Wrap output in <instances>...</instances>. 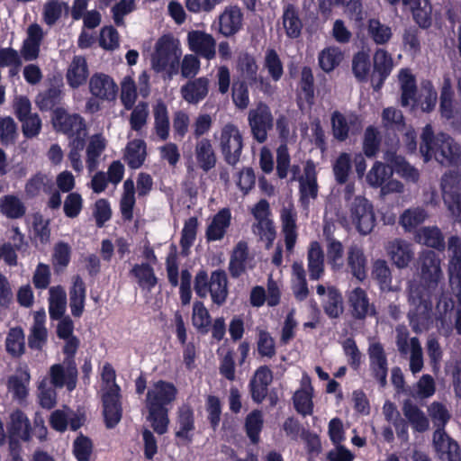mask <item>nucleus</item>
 <instances>
[{
    "label": "nucleus",
    "mask_w": 461,
    "mask_h": 461,
    "mask_svg": "<svg viewBox=\"0 0 461 461\" xmlns=\"http://www.w3.org/2000/svg\"><path fill=\"white\" fill-rule=\"evenodd\" d=\"M282 233L285 238L286 251L292 253L297 241V215L293 208L284 207L280 214Z\"/></svg>",
    "instance_id": "21"
},
{
    "label": "nucleus",
    "mask_w": 461,
    "mask_h": 461,
    "mask_svg": "<svg viewBox=\"0 0 461 461\" xmlns=\"http://www.w3.org/2000/svg\"><path fill=\"white\" fill-rule=\"evenodd\" d=\"M420 138V151L426 162L433 158L442 166H461V148L449 135L439 133L435 136L431 125L427 124Z\"/></svg>",
    "instance_id": "2"
},
{
    "label": "nucleus",
    "mask_w": 461,
    "mask_h": 461,
    "mask_svg": "<svg viewBox=\"0 0 461 461\" xmlns=\"http://www.w3.org/2000/svg\"><path fill=\"white\" fill-rule=\"evenodd\" d=\"M457 89L460 102L453 100L451 80L448 77H444L440 93V112L441 115L448 120L454 127L461 128V77L457 82Z\"/></svg>",
    "instance_id": "7"
},
{
    "label": "nucleus",
    "mask_w": 461,
    "mask_h": 461,
    "mask_svg": "<svg viewBox=\"0 0 461 461\" xmlns=\"http://www.w3.org/2000/svg\"><path fill=\"white\" fill-rule=\"evenodd\" d=\"M393 68V60L385 50L379 49L374 55V68L381 77L383 82L391 73Z\"/></svg>",
    "instance_id": "54"
},
{
    "label": "nucleus",
    "mask_w": 461,
    "mask_h": 461,
    "mask_svg": "<svg viewBox=\"0 0 461 461\" xmlns=\"http://www.w3.org/2000/svg\"><path fill=\"white\" fill-rule=\"evenodd\" d=\"M194 155L198 167L204 172L214 168L217 163L216 153L212 141L207 138H202L195 143Z\"/></svg>",
    "instance_id": "24"
},
{
    "label": "nucleus",
    "mask_w": 461,
    "mask_h": 461,
    "mask_svg": "<svg viewBox=\"0 0 461 461\" xmlns=\"http://www.w3.org/2000/svg\"><path fill=\"white\" fill-rule=\"evenodd\" d=\"M64 96L62 85L51 84L46 90L39 93L35 103L41 112L55 110Z\"/></svg>",
    "instance_id": "30"
},
{
    "label": "nucleus",
    "mask_w": 461,
    "mask_h": 461,
    "mask_svg": "<svg viewBox=\"0 0 461 461\" xmlns=\"http://www.w3.org/2000/svg\"><path fill=\"white\" fill-rule=\"evenodd\" d=\"M307 261L310 279H321L324 274V252L319 241L310 242Z\"/></svg>",
    "instance_id": "28"
},
{
    "label": "nucleus",
    "mask_w": 461,
    "mask_h": 461,
    "mask_svg": "<svg viewBox=\"0 0 461 461\" xmlns=\"http://www.w3.org/2000/svg\"><path fill=\"white\" fill-rule=\"evenodd\" d=\"M436 383L430 375H423L413 385L411 396L416 399H427L434 395Z\"/></svg>",
    "instance_id": "53"
},
{
    "label": "nucleus",
    "mask_w": 461,
    "mask_h": 461,
    "mask_svg": "<svg viewBox=\"0 0 461 461\" xmlns=\"http://www.w3.org/2000/svg\"><path fill=\"white\" fill-rule=\"evenodd\" d=\"M248 123L250 128L252 138L262 144L267 140L268 131L274 126V117L270 107L260 101L255 108L249 111Z\"/></svg>",
    "instance_id": "5"
},
{
    "label": "nucleus",
    "mask_w": 461,
    "mask_h": 461,
    "mask_svg": "<svg viewBox=\"0 0 461 461\" xmlns=\"http://www.w3.org/2000/svg\"><path fill=\"white\" fill-rule=\"evenodd\" d=\"M323 310L330 318H338L343 312L342 296L335 287L328 288L327 300L323 303Z\"/></svg>",
    "instance_id": "51"
},
{
    "label": "nucleus",
    "mask_w": 461,
    "mask_h": 461,
    "mask_svg": "<svg viewBox=\"0 0 461 461\" xmlns=\"http://www.w3.org/2000/svg\"><path fill=\"white\" fill-rule=\"evenodd\" d=\"M149 118V105L146 102H139L133 106L130 115L131 129L134 131H140L147 124Z\"/></svg>",
    "instance_id": "61"
},
{
    "label": "nucleus",
    "mask_w": 461,
    "mask_h": 461,
    "mask_svg": "<svg viewBox=\"0 0 461 461\" xmlns=\"http://www.w3.org/2000/svg\"><path fill=\"white\" fill-rule=\"evenodd\" d=\"M181 50L172 36L164 35L158 39L151 57V65L157 73L166 72L168 78L178 74Z\"/></svg>",
    "instance_id": "3"
},
{
    "label": "nucleus",
    "mask_w": 461,
    "mask_h": 461,
    "mask_svg": "<svg viewBox=\"0 0 461 461\" xmlns=\"http://www.w3.org/2000/svg\"><path fill=\"white\" fill-rule=\"evenodd\" d=\"M351 221L361 234H368L375 224V216L372 204L363 197L355 199L351 205Z\"/></svg>",
    "instance_id": "10"
},
{
    "label": "nucleus",
    "mask_w": 461,
    "mask_h": 461,
    "mask_svg": "<svg viewBox=\"0 0 461 461\" xmlns=\"http://www.w3.org/2000/svg\"><path fill=\"white\" fill-rule=\"evenodd\" d=\"M415 240L428 247L435 249L444 248V238L438 227H424L420 229L416 232Z\"/></svg>",
    "instance_id": "46"
},
{
    "label": "nucleus",
    "mask_w": 461,
    "mask_h": 461,
    "mask_svg": "<svg viewBox=\"0 0 461 461\" xmlns=\"http://www.w3.org/2000/svg\"><path fill=\"white\" fill-rule=\"evenodd\" d=\"M86 287L83 279L77 276L69 290V307L75 318H80L84 312Z\"/></svg>",
    "instance_id": "32"
},
{
    "label": "nucleus",
    "mask_w": 461,
    "mask_h": 461,
    "mask_svg": "<svg viewBox=\"0 0 461 461\" xmlns=\"http://www.w3.org/2000/svg\"><path fill=\"white\" fill-rule=\"evenodd\" d=\"M197 228L198 220L196 217H190L185 221L180 238L181 254L183 256L189 254L190 248L196 239Z\"/></svg>",
    "instance_id": "47"
},
{
    "label": "nucleus",
    "mask_w": 461,
    "mask_h": 461,
    "mask_svg": "<svg viewBox=\"0 0 461 461\" xmlns=\"http://www.w3.org/2000/svg\"><path fill=\"white\" fill-rule=\"evenodd\" d=\"M49 314L51 320L58 321L64 318L66 311V293L60 288L52 287L50 291Z\"/></svg>",
    "instance_id": "44"
},
{
    "label": "nucleus",
    "mask_w": 461,
    "mask_h": 461,
    "mask_svg": "<svg viewBox=\"0 0 461 461\" xmlns=\"http://www.w3.org/2000/svg\"><path fill=\"white\" fill-rule=\"evenodd\" d=\"M372 275L378 282L382 290H392L391 270L385 260L378 259L374 263Z\"/></svg>",
    "instance_id": "57"
},
{
    "label": "nucleus",
    "mask_w": 461,
    "mask_h": 461,
    "mask_svg": "<svg viewBox=\"0 0 461 461\" xmlns=\"http://www.w3.org/2000/svg\"><path fill=\"white\" fill-rule=\"evenodd\" d=\"M7 437L21 438L23 442H30L32 438V427L24 411L16 409L10 413L6 425Z\"/></svg>",
    "instance_id": "16"
},
{
    "label": "nucleus",
    "mask_w": 461,
    "mask_h": 461,
    "mask_svg": "<svg viewBox=\"0 0 461 461\" xmlns=\"http://www.w3.org/2000/svg\"><path fill=\"white\" fill-rule=\"evenodd\" d=\"M147 158V145L143 140L135 139L128 142L123 158L131 169L142 167Z\"/></svg>",
    "instance_id": "31"
},
{
    "label": "nucleus",
    "mask_w": 461,
    "mask_h": 461,
    "mask_svg": "<svg viewBox=\"0 0 461 461\" xmlns=\"http://www.w3.org/2000/svg\"><path fill=\"white\" fill-rule=\"evenodd\" d=\"M402 410L404 417L414 430L418 432H424L429 429V419L425 413L411 401H404Z\"/></svg>",
    "instance_id": "33"
},
{
    "label": "nucleus",
    "mask_w": 461,
    "mask_h": 461,
    "mask_svg": "<svg viewBox=\"0 0 461 461\" xmlns=\"http://www.w3.org/2000/svg\"><path fill=\"white\" fill-rule=\"evenodd\" d=\"M393 175V168L382 162H375L366 176L368 184L372 186H381Z\"/></svg>",
    "instance_id": "64"
},
{
    "label": "nucleus",
    "mask_w": 461,
    "mask_h": 461,
    "mask_svg": "<svg viewBox=\"0 0 461 461\" xmlns=\"http://www.w3.org/2000/svg\"><path fill=\"white\" fill-rule=\"evenodd\" d=\"M209 84L206 77L191 78L181 86V96L186 103L197 104L208 95Z\"/></svg>",
    "instance_id": "17"
},
{
    "label": "nucleus",
    "mask_w": 461,
    "mask_h": 461,
    "mask_svg": "<svg viewBox=\"0 0 461 461\" xmlns=\"http://www.w3.org/2000/svg\"><path fill=\"white\" fill-rule=\"evenodd\" d=\"M105 149V140L101 134L92 136L86 148V165L90 171L96 168L98 158Z\"/></svg>",
    "instance_id": "48"
},
{
    "label": "nucleus",
    "mask_w": 461,
    "mask_h": 461,
    "mask_svg": "<svg viewBox=\"0 0 461 461\" xmlns=\"http://www.w3.org/2000/svg\"><path fill=\"white\" fill-rule=\"evenodd\" d=\"M121 398V388L116 383L112 384L103 394V412L107 429L115 428L122 420V407Z\"/></svg>",
    "instance_id": "9"
},
{
    "label": "nucleus",
    "mask_w": 461,
    "mask_h": 461,
    "mask_svg": "<svg viewBox=\"0 0 461 461\" xmlns=\"http://www.w3.org/2000/svg\"><path fill=\"white\" fill-rule=\"evenodd\" d=\"M264 67L267 69L270 77L277 82L284 74L283 63L277 52L274 49H268L266 51Z\"/></svg>",
    "instance_id": "55"
},
{
    "label": "nucleus",
    "mask_w": 461,
    "mask_h": 461,
    "mask_svg": "<svg viewBox=\"0 0 461 461\" xmlns=\"http://www.w3.org/2000/svg\"><path fill=\"white\" fill-rule=\"evenodd\" d=\"M273 382V372L269 366H260L249 382V390L252 401L260 404L267 398L268 387Z\"/></svg>",
    "instance_id": "13"
},
{
    "label": "nucleus",
    "mask_w": 461,
    "mask_h": 461,
    "mask_svg": "<svg viewBox=\"0 0 461 461\" xmlns=\"http://www.w3.org/2000/svg\"><path fill=\"white\" fill-rule=\"evenodd\" d=\"M368 34L376 44H385L392 38L393 32L389 25L382 23L377 19H370Z\"/></svg>",
    "instance_id": "52"
},
{
    "label": "nucleus",
    "mask_w": 461,
    "mask_h": 461,
    "mask_svg": "<svg viewBox=\"0 0 461 461\" xmlns=\"http://www.w3.org/2000/svg\"><path fill=\"white\" fill-rule=\"evenodd\" d=\"M192 324L200 334H207L212 325V317L202 301L193 304Z\"/></svg>",
    "instance_id": "43"
},
{
    "label": "nucleus",
    "mask_w": 461,
    "mask_h": 461,
    "mask_svg": "<svg viewBox=\"0 0 461 461\" xmlns=\"http://www.w3.org/2000/svg\"><path fill=\"white\" fill-rule=\"evenodd\" d=\"M383 413L386 420L394 426L398 437L406 439L408 438V425L401 417L395 404L389 401L385 402L383 406Z\"/></svg>",
    "instance_id": "45"
},
{
    "label": "nucleus",
    "mask_w": 461,
    "mask_h": 461,
    "mask_svg": "<svg viewBox=\"0 0 461 461\" xmlns=\"http://www.w3.org/2000/svg\"><path fill=\"white\" fill-rule=\"evenodd\" d=\"M448 250L452 252L448 267L449 280L454 291V285H456L457 309H461V243L458 237L453 236L448 240Z\"/></svg>",
    "instance_id": "14"
},
{
    "label": "nucleus",
    "mask_w": 461,
    "mask_h": 461,
    "mask_svg": "<svg viewBox=\"0 0 461 461\" xmlns=\"http://www.w3.org/2000/svg\"><path fill=\"white\" fill-rule=\"evenodd\" d=\"M51 123L56 131L63 133L73 140H86L87 131L85 119L79 113H69L63 107H57L51 115Z\"/></svg>",
    "instance_id": "4"
},
{
    "label": "nucleus",
    "mask_w": 461,
    "mask_h": 461,
    "mask_svg": "<svg viewBox=\"0 0 461 461\" xmlns=\"http://www.w3.org/2000/svg\"><path fill=\"white\" fill-rule=\"evenodd\" d=\"M148 420L156 433L163 435L167 432L169 425L168 410L148 409Z\"/></svg>",
    "instance_id": "62"
},
{
    "label": "nucleus",
    "mask_w": 461,
    "mask_h": 461,
    "mask_svg": "<svg viewBox=\"0 0 461 461\" xmlns=\"http://www.w3.org/2000/svg\"><path fill=\"white\" fill-rule=\"evenodd\" d=\"M420 271L421 284H411L408 296L410 304L408 316L415 332H420L426 329L432 305L430 295L442 278L440 259L435 252L426 251L420 256Z\"/></svg>",
    "instance_id": "1"
},
{
    "label": "nucleus",
    "mask_w": 461,
    "mask_h": 461,
    "mask_svg": "<svg viewBox=\"0 0 461 461\" xmlns=\"http://www.w3.org/2000/svg\"><path fill=\"white\" fill-rule=\"evenodd\" d=\"M0 212L8 219H20L26 213L24 203L14 194H6L0 198Z\"/></svg>",
    "instance_id": "41"
},
{
    "label": "nucleus",
    "mask_w": 461,
    "mask_h": 461,
    "mask_svg": "<svg viewBox=\"0 0 461 461\" xmlns=\"http://www.w3.org/2000/svg\"><path fill=\"white\" fill-rule=\"evenodd\" d=\"M249 247L246 241H239L230 255L229 272L232 278L240 277L246 270Z\"/></svg>",
    "instance_id": "35"
},
{
    "label": "nucleus",
    "mask_w": 461,
    "mask_h": 461,
    "mask_svg": "<svg viewBox=\"0 0 461 461\" xmlns=\"http://www.w3.org/2000/svg\"><path fill=\"white\" fill-rule=\"evenodd\" d=\"M154 130L157 136L163 141L169 137L170 122L167 104L158 100L153 106Z\"/></svg>",
    "instance_id": "36"
},
{
    "label": "nucleus",
    "mask_w": 461,
    "mask_h": 461,
    "mask_svg": "<svg viewBox=\"0 0 461 461\" xmlns=\"http://www.w3.org/2000/svg\"><path fill=\"white\" fill-rule=\"evenodd\" d=\"M231 221V212L229 208L221 209L212 218L205 231L207 241H217L224 238Z\"/></svg>",
    "instance_id": "23"
},
{
    "label": "nucleus",
    "mask_w": 461,
    "mask_h": 461,
    "mask_svg": "<svg viewBox=\"0 0 461 461\" xmlns=\"http://www.w3.org/2000/svg\"><path fill=\"white\" fill-rule=\"evenodd\" d=\"M176 385L165 380L155 382L146 395L147 409L168 410L167 406L176 398Z\"/></svg>",
    "instance_id": "8"
},
{
    "label": "nucleus",
    "mask_w": 461,
    "mask_h": 461,
    "mask_svg": "<svg viewBox=\"0 0 461 461\" xmlns=\"http://www.w3.org/2000/svg\"><path fill=\"white\" fill-rule=\"evenodd\" d=\"M387 257L398 268H406L414 258L412 245L399 238L389 240L385 246Z\"/></svg>",
    "instance_id": "12"
},
{
    "label": "nucleus",
    "mask_w": 461,
    "mask_h": 461,
    "mask_svg": "<svg viewBox=\"0 0 461 461\" xmlns=\"http://www.w3.org/2000/svg\"><path fill=\"white\" fill-rule=\"evenodd\" d=\"M89 92L103 101H114L118 95V86L113 78L104 73L95 72L89 78Z\"/></svg>",
    "instance_id": "11"
},
{
    "label": "nucleus",
    "mask_w": 461,
    "mask_h": 461,
    "mask_svg": "<svg viewBox=\"0 0 461 461\" xmlns=\"http://www.w3.org/2000/svg\"><path fill=\"white\" fill-rule=\"evenodd\" d=\"M282 24L288 38L297 39L301 36L303 24L299 9L294 4L284 5Z\"/></svg>",
    "instance_id": "25"
},
{
    "label": "nucleus",
    "mask_w": 461,
    "mask_h": 461,
    "mask_svg": "<svg viewBox=\"0 0 461 461\" xmlns=\"http://www.w3.org/2000/svg\"><path fill=\"white\" fill-rule=\"evenodd\" d=\"M299 87L306 103L312 104L314 100V77L312 68L308 66L302 68Z\"/></svg>",
    "instance_id": "56"
},
{
    "label": "nucleus",
    "mask_w": 461,
    "mask_h": 461,
    "mask_svg": "<svg viewBox=\"0 0 461 461\" xmlns=\"http://www.w3.org/2000/svg\"><path fill=\"white\" fill-rule=\"evenodd\" d=\"M93 442L82 433L73 442V454L77 461H89L93 452Z\"/></svg>",
    "instance_id": "60"
},
{
    "label": "nucleus",
    "mask_w": 461,
    "mask_h": 461,
    "mask_svg": "<svg viewBox=\"0 0 461 461\" xmlns=\"http://www.w3.org/2000/svg\"><path fill=\"white\" fill-rule=\"evenodd\" d=\"M189 49L197 56L211 60L216 55L214 38L202 31H192L187 35Z\"/></svg>",
    "instance_id": "15"
},
{
    "label": "nucleus",
    "mask_w": 461,
    "mask_h": 461,
    "mask_svg": "<svg viewBox=\"0 0 461 461\" xmlns=\"http://www.w3.org/2000/svg\"><path fill=\"white\" fill-rule=\"evenodd\" d=\"M178 429L175 432L176 438L186 443L193 441V431L195 429L194 411L188 404L178 408L176 416Z\"/></svg>",
    "instance_id": "19"
},
{
    "label": "nucleus",
    "mask_w": 461,
    "mask_h": 461,
    "mask_svg": "<svg viewBox=\"0 0 461 461\" xmlns=\"http://www.w3.org/2000/svg\"><path fill=\"white\" fill-rule=\"evenodd\" d=\"M433 443L440 460L460 461L459 447L457 444L451 440L443 429H436L433 434Z\"/></svg>",
    "instance_id": "18"
},
{
    "label": "nucleus",
    "mask_w": 461,
    "mask_h": 461,
    "mask_svg": "<svg viewBox=\"0 0 461 461\" xmlns=\"http://www.w3.org/2000/svg\"><path fill=\"white\" fill-rule=\"evenodd\" d=\"M263 424L264 420L260 411L254 410L247 415L245 420V430L252 443H258Z\"/></svg>",
    "instance_id": "49"
},
{
    "label": "nucleus",
    "mask_w": 461,
    "mask_h": 461,
    "mask_svg": "<svg viewBox=\"0 0 461 461\" xmlns=\"http://www.w3.org/2000/svg\"><path fill=\"white\" fill-rule=\"evenodd\" d=\"M64 340L65 345L62 348V352L66 356L65 363L68 364V389L71 391L76 387L77 370L74 357L79 348L80 340L76 336L71 337L69 339H66Z\"/></svg>",
    "instance_id": "34"
},
{
    "label": "nucleus",
    "mask_w": 461,
    "mask_h": 461,
    "mask_svg": "<svg viewBox=\"0 0 461 461\" xmlns=\"http://www.w3.org/2000/svg\"><path fill=\"white\" fill-rule=\"evenodd\" d=\"M368 354L374 375L381 386L386 384L387 360L383 346L375 340L369 344Z\"/></svg>",
    "instance_id": "20"
},
{
    "label": "nucleus",
    "mask_w": 461,
    "mask_h": 461,
    "mask_svg": "<svg viewBox=\"0 0 461 461\" xmlns=\"http://www.w3.org/2000/svg\"><path fill=\"white\" fill-rule=\"evenodd\" d=\"M5 348L7 353L14 357H20L25 353V336L21 327L17 326L9 330L5 339Z\"/></svg>",
    "instance_id": "40"
},
{
    "label": "nucleus",
    "mask_w": 461,
    "mask_h": 461,
    "mask_svg": "<svg viewBox=\"0 0 461 461\" xmlns=\"http://www.w3.org/2000/svg\"><path fill=\"white\" fill-rule=\"evenodd\" d=\"M88 77V68L84 57H74L67 72V81L70 87L78 88Z\"/></svg>",
    "instance_id": "38"
},
{
    "label": "nucleus",
    "mask_w": 461,
    "mask_h": 461,
    "mask_svg": "<svg viewBox=\"0 0 461 461\" xmlns=\"http://www.w3.org/2000/svg\"><path fill=\"white\" fill-rule=\"evenodd\" d=\"M384 159L391 164L393 171L401 176L406 181H418L420 176L418 170L406 162L401 156H397L392 152H387L384 155Z\"/></svg>",
    "instance_id": "39"
},
{
    "label": "nucleus",
    "mask_w": 461,
    "mask_h": 461,
    "mask_svg": "<svg viewBox=\"0 0 461 461\" xmlns=\"http://www.w3.org/2000/svg\"><path fill=\"white\" fill-rule=\"evenodd\" d=\"M220 147L225 162L234 167L240 159L243 149V138L239 128L227 123L221 131Z\"/></svg>",
    "instance_id": "6"
},
{
    "label": "nucleus",
    "mask_w": 461,
    "mask_h": 461,
    "mask_svg": "<svg viewBox=\"0 0 461 461\" xmlns=\"http://www.w3.org/2000/svg\"><path fill=\"white\" fill-rule=\"evenodd\" d=\"M427 217L423 209L412 208L403 212L400 217V224L405 230H411L422 223Z\"/></svg>",
    "instance_id": "63"
},
{
    "label": "nucleus",
    "mask_w": 461,
    "mask_h": 461,
    "mask_svg": "<svg viewBox=\"0 0 461 461\" xmlns=\"http://www.w3.org/2000/svg\"><path fill=\"white\" fill-rule=\"evenodd\" d=\"M212 302L218 305H223L228 298V277L225 270L216 269L210 276V291Z\"/></svg>",
    "instance_id": "22"
},
{
    "label": "nucleus",
    "mask_w": 461,
    "mask_h": 461,
    "mask_svg": "<svg viewBox=\"0 0 461 461\" xmlns=\"http://www.w3.org/2000/svg\"><path fill=\"white\" fill-rule=\"evenodd\" d=\"M243 14L238 6H230L220 15V32L226 37L236 34L241 28Z\"/></svg>",
    "instance_id": "29"
},
{
    "label": "nucleus",
    "mask_w": 461,
    "mask_h": 461,
    "mask_svg": "<svg viewBox=\"0 0 461 461\" xmlns=\"http://www.w3.org/2000/svg\"><path fill=\"white\" fill-rule=\"evenodd\" d=\"M18 137L17 124L12 117L0 119V142L3 146H9L16 141Z\"/></svg>",
    "instance_id": "59"
},
{
    "label": "nucleus",
    "mask_w": 461,
    "mask_h": 461,
    "mask_svg": "<svg viewBox=\"0 0 461 461\" xmlns=\"http://www.w3.org/2000/svg\"><path fill=\"white\" fill-rule=\"evenodd\" d=\"M428 412L437 429H443L451 417L447 406L438 402L430 403L428 407Z\"/></svg>",
    "instance_id": "58"
},
{
    "label": "nucleus",
    "mask_w": 461,
    "mask_h": 461,
    "mask_svg": "<svg viewBox=\"0 0 461 461\" xmlns=\"http://www.w3.org/2000/svg\"><path fill=\"white\" fill-rule=\"evenodd\" d=\"M129 276L136 280L141 290L149 292L155 288L158 282L154 268L148 262L134 264L129 271Z\"/></svg>",
    "instance_id": "27"
},
{
    "label": "nucleus",
    "mask_w": 461,
    "mask_h": 461,
    "mask_svg": "<svg viewBox=\"0 0 461 461\" xmlns=\"http://www.w3.org/2000/svg\"><path fill=\"white\" fill-rule=\"evenodd\" d=\"M391 4H394L399 0H388ZM405 6L410 8L413 18L421 27H428L430 24V14L432 11L431 5L429 0H402Z\"/></svg>",
    "instance_id": "37"
},
{
    "label": "nucleus",
    "mask_w": 461,
    "mask_h": 461,
    "mask_svg": "<svg viewBox=\"0 0 461 461\" xmlns=\"http://www.w3.org/2000/svg\"><path fill=\"white\" fill-rule=\"evenodd\" d=\"M343 57L344 53L339 47L330 46L319 53L318 63L323 71L329 73L339 65Z\"/></svg>",
    "instance_id": "42"
},
{
    "label": "nucleus",
    "mask_w": 461,
    "mask_h": 461,
    "mask_svg": "<svg viewBox=\"0 0 461 461\" xmlns=\"http://www.w3.org/2000/svg\"><path fill=\"white\" fill-rule=\"evenodd\" d=\"M398 83L401 90V104L404 107L413 105L417 93L416 78L409 68L398 72Z\"/></svg>",
    "instance_id": "26"
},
{
    "label": "nucleus",
    "mask_w": 461,
    "mask_h": 461,
    "mask_svg": "<svg viewBox=\"0 0 461 461\" xmlns=\"http://www.w3.org/2000/svg\"><path fill=\"white\" fill-rule=\"evenodd\" d=\"M48 339V331L44 326L43 319L35 317L34 324L28 337V346L32 349L41 350Z\"/></svg>",
    "instance_id": "50"
}]
</instances>
